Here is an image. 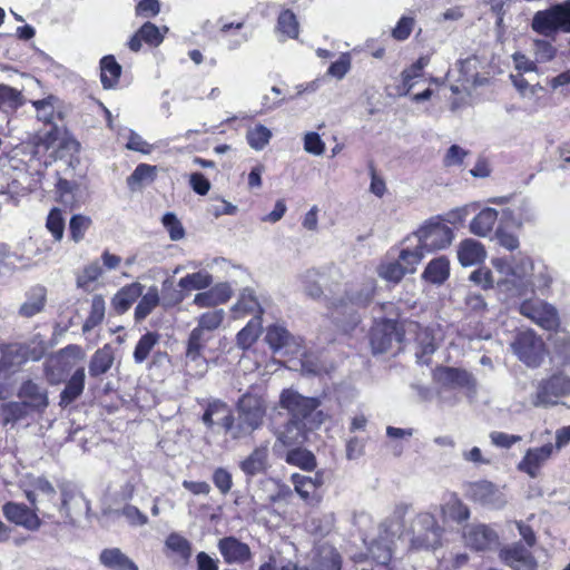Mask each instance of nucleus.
Instances as JSON below:
<instances>
[{
  "label": "nucleus",
  "instance_id": "f257e3e1",
  "mask_svg": "<svg viewBox=\"0 0 570 570\" xmlns=\"http://www.w3.org/2000/svg\"><path fill=\"white\" fill-rule=\"evenodd\" d=\"M491 264L500 274L497 286L507 297H522L541 292L552 282L546 265H537L530 256L521 253L511 257L493 258Z\"/></svg>",
  "mask_w": 570,
  "mask_h": 570
},
{
  "label": "nucleus",
  "instance_id": "f03ea898",
  "mask_svg": "<svg viewBox=\"0 0 570 570\" xmlns=\"http://www.w3.org/2000/svg\"><path fill=\"white\" fill-rule=\"evenodd\" d=\"M411 510V504L399 503L394 507L392 513L380 525V541L370 548V553L374 560L381 564H386L393 554L392 543L394 539L402 535L403 523L406 514Z\"/></svg>",
  "mask_w": 570,
  "mask_h": 570
},
{
  "label": "nucleus",
  "instance_id": "7ed1b4c3",
  "mask_svg": "<svg viewBox=\"0 0 570 570\" xmlns=\"http://www.w3.org/2000/svg\"><path fill=\"white\" fill-rule=\"evenodd\" d=\"M403 533L409 537L410 550H430L440 546L442 528L433 514L421 512L415 515L406 530L402 529Z\"/></svg>",
  "mask_w": 570,
  "mask_h": 570
},
{
  "label": "nucleus",
  "instance_id": "20e7f679",
  "mask_svg": "<svg viewBox=\"0 0 570 570\" xmlns=\"http://www.w3.org/2000/svg\"><path fill=\"white\" fill-rule=\"evenodd\" d=\"M453 237V230L441 220V217H433L425 222L407 240L414 238L426 254L448 247Z\"/></svg>",
  "mask_w": 570,
  "mask_h": 570
},
{
  "label": "nucleus",
  "instance_id": "39448f33",
  "mask_svg": "<svg viewBox=\"0 0 570 570\" xmlns=\"http://www.w3.org/2000/svg\"><path fill=\"white\" fill-rule=\"evenodd\" d=\"M511 346L528 366H539L544 357V343L533 331L519 333Z\"/></svg>",
  "mask_w": 570,
  "mask_h": 570
},
{
  "label": "nucleus",
  "instance_id": "423d86ee",
  "mask_svg": "<svg viewBox=\"0 0 570 570\" xmlns=\"http://www.w3.org/2000/svg\"><path fill=\"white\" fill-rule=\"evenodd\" d=\"M570 394V377L563 374H554L548 380L540 382L532 399L534 406H550L558 402V399Z\"/></svg>",
  "mask_w": 570,
  "mask_h": 570
},
{
  "label": "nucleus",
  "instance_id": "0eeeda50",
  "mask_svg": "<svg viewBox=\"0 0 570 570\" xmlns=\"http://www.w3.org/2000/svg\"><path fill=\"white\" fill-rule=\"evenodd\" d=\"M519 312L544 330L551 331L559 326L557 309L539 298L523 301Z\"/></svg>",
  "mask_w": 570,
  "mask_h": 570
},
{
  "label": "nucleus",
  "instance_id": "6e6552de",
  "mask_svg": "<svg viewBox=\"0 0 570 570\" xmlns=\"http://www.w3.org/2000/svg\"><path fill=\"white\" fill-rule=\"evenodd\" d=\"M320 404L318 399L305 397L292 389L284 390L279 397L281 407L291 413L292 420L301 422L308 420Z\"/></svg>",
  "mask_w": 570,
  "mask_h": 570
},
{
  "label": "nucleus",
  "instance_id": "1a4fd4ad",
  "mask_svg": "<svg viewBox=\"0 0 570 570\" xmlns=\"http://www.w3.org/2000/svg\"><path fill=\"white\" fill-rule=\"evenodd\" d=\"M276 441L273 445L275 454H282L285 449L297 448L307 440L306 423L289 420L274 432Z\"/></svg>",
  "mask_w": 570,
  "mask_h": 570
},
{
  "label": "nucleus",
  "instance_id": "9d476101",
  "mask_svg": "<svg viewBox=\"0 0 570 570\" xmlns=\"http://www.w3.org/2000/svg\"><path fill=\"white\" fill-rule=\"evenodd\" d=\"M209 332L197 325L190 333L187 351H186V366L188 370H194L195 375L202 376L207 371V362L202 356L206 343L210 338Z\"/></svg>",
  "mask_w": 570,
  "mask_h": 570
},
{
  "label": "nucleus",
  "instance_id": "9b49d317",
  "mask_svg": "<svg viewBox=\"0 0 570 570\" xmlns=\"http://www.w3.org/2000/svg\"><path fill=\"white\" fill-rule=\"evenodd\" d=\"M402 340L397 323L392 320H384L372 328L371 346L374 354L389 352L394 344L401 343Z\"/></svg>",
  "mask_w": 570,
  "mask_h": 570
},
{
  "label": "nucleus",
  "instance_id": "f8f14e48",
  "mask_svg": "<svg viewBox=\"0 0 570 570\" xmlns=\"http://www.w3.org/2000/svg\"><path fill=\"white\" fill-rule=\"evenodd\" d=\"M265 341L274 353L298 354L303 346L301 337L292 335L284 326L274 324L267 327Z\"/></svg>",
  "mask_w": 570,
  "mask_h": 570
},
{
  "label": "nucleus",
  "instance_id": "ddd939ff",
  "mask_svg": "<svg viewBox=\"0 0 570 570\" xmlns=\"http://www.w3.org/2000/svg\"><path fill=\"white\" fill-rule=\"evenodd\" d=\"M45 354V347L30 350L26 345H8L0 347V373L18 367L27 361H38Z\"/></svg>",
  "mask_w": 570,
  "mask_h": 570
},
{
  "label": "nucleus",
  "instance_id": "4468645a",
  "mask_svg": "<svg viewBox=\"0 0 570 570\" xmlns=\"http://www.w3.org/2000/svg\"><path fill=\"white\" fill-rule=\"evenodd\" d=\"M237 410L240 420L258 429L266 414V403L261 395L246 393L238 400Z\"/></svg>",
  "mask_w": 570,
  "mask_h": 570
},
{
  "label": "nucleus",
  "instance_id": "2eb2a0df",
  "mask_svg": "<svg viewBox=\"0 0 570 570\" xmlns=\"http://www.w3.org/2000/svg\"><path fill=\"white\" fill-rule=\"evenodd\" d=\"M375 292V281L373 278L366 279L360 287L351 286L345 291L344 296L331 302V307L338 309L341 307H363L366 306L373 298Z\"/></svg>",
  "mask_w": 570,
  "mask_h": 570
},
{
  "label": "nucleus",
  "instance_id": "dca6fc26",
  "mask_svg": "<svg viewBox=\"0 0 570 570\" xmlns=\"http://www.w3.org/2000/svg\"><path fill=\"white\" fill-rule=\"evenodd\" d=\"M434 379L448 389L465 387L475 390L476 381L471 373L455 367H439L434 371Z\"/></svg>",
  "mask_w": 570,
  "mask_h": 570
},
{
  "label": "nucleus",
  "instance_id": "f3484780",
  "mask_svg": "<svg viewBox=\"0 0 570 570\" xmlns=\"http://www.w3.org/2000/svg\"><path fill=\"white\" fill-rule=\"evenodd\" d=\"M2 512L10 522L31 531L38 530L41 524L36 512L21 503L8 502L2 507Z\"/></svg>",
  "mask_w": 570,
  "mask_h": 570
},
{
  "label": "nucleus",
  "instance_id": "a211bd4d",
  "mask_svg": "<svg viewBox=\"0 0 570 570\" xmlns=\"http://www.w3.org/2000/svg\"><path fill=\"white\" fill-rule=\"evenodd\" d=\"M500 559L512 570H535L537 561L529 550L520 544L503 548Z\"/></svg>",
  "mask_w": 570,
  "mask_h": 570
},
{
  "label": "nucleus",
  "instance_id": "6ab92c4d",
  "mask_svg": "<svg viewBox=\"0 0 570 570\" xmlns=\"http://www.w3.org/2000/svg\"><path fill=\"white\" fill-rule=\"evenodd\" d=\"M554 446L551 443L529 449L520 461L518 469L535 478L540 468L551 458Z\"/></svg>",
  "mask_w": 570,
  "mask_h": 570
},
{
  "label": "nucleus",
  "instance_id": "aec40b11",
  "mask_svg": "<svg viewBox=\"0 0 570 570\" xmlns=\"http://www.w3.org/2000/svg\"><path fill=\"white\" fill-rule=\"evenodd\" d=\"M465 543L475 550L491 549L498 542L497 533L484 524L470 525L464 531Z\"/></svg>",
  "mask_w": 570,
  "mask_h": 570
},
{
  "label": "nucleus",
  "instance_id": "412c9836",
  "mask_svg": "<svg viewBox=\"0 0 570 570\" xmlns=\"http://www.w3.org/2000/svg\"><path fill=\"white\" fill-rule=\"evenodd\" d=\"M218 550L227 563H244L252 558L249 547L234 537L220 539Z\"/></svg>",
  "mask_w": 570,
  "mask_h": 570
},
{
  "label": "nucleus",
  "instance_id": "4be33fe9",
  "mask_svg": "<svg viewBox=\"0 0 570 570\" xmlns=\"http://www.w3.org/2000/svg\"><path fill=\"white\" fill-rule=\"evenodd\" d=\"M531 29L544 37H550L560 31L557 6L537 11L531 21Z\"/></svg>",
  "mask_w": 570,
  "mask_h": 570
},
{
  "label": "nucleus",
  "instance_id": "5701e85b",
  "mask_svg": "<svg viewBox=\"0 0 570 570\" xmlns=\"http://www.w3.org/2000/svg\"><path fill=\"white\" fill-rule=\"evenodd\" d=\"M470 495L474 501L493 508H500L504 504L502 493L489 481L471 484Z\"/></svg>",
  "mask_w": 570,
  "mask_h": 570
},
{
  "label": "nucleus",
  "instance_id": "b1692460",
  "mask_svg": "<svg viewBox=\"0 0 570 570\" xmlns=\"http://www.w3.org/2000/svg\"><path fill=\"white\" fill-rule=\"evenodd\" d=\"M47 302V289L45 286L36 285L26 293V299L19 307V315L22 317H32L41 313Z\"/></svg>",
  "mask_w": 570,
  "mask_h": 570
},
{
  "label": "nucleus",
  "instance_id": "393cba45",
  "mask_svg": "<svg viewBox=\"0 0 570 570\" xmlns=\"http://www.w3.org/2000/svg\"><path fill=\"white\" fill-rule=\"evenodd\" d=\"M485 257V248L479 240L466 238L458 246V259L462 266L480 264Z\"/></svg>",
  "mask_w": 570,
  "mask_h": 570
},
{
  "label": "nucleus",
  "instance_id": "a878e982",
  "mask_svg": "<svg viewBox=\"0 0 570 570\" xmlns=\"http://www.w3.org/2000/svg\"><path fill=\"white\" fill-rule=\"evenodd\" d=\"M19 396L27 403L28 407L42 410L48 405V395L46 390L32 381L22 384Z\"/></svg>",
  "mask_w": 570,
  "mask_h": 570
},
{
  "label": "nucleus",
  "instance_id": "bb28decb",
  "mask_svg": "<svg viewBox=\"0 0 570 570\" xmlns=\"http://www.w3.org/2000/svg\"><path fill=\"white\" fill-rule=\"evenodd\" d=\"M142 295V285L140 283H132L120 291L112 297L111 304L116 312L122 314L127 312L132 303Z\"/></svg>",
  "mask_w": 570,
  "mask_h": 570
},
{
  "label": "nucleus",
  "instance_id": "cd10ccee",
  "mask_svg": "<svg viewBox=\"0 0 570 570\" xmlns=\"http://www.w3.org/2000/svg\"><path fill=\"white\" fill-rule=\"evenodd\" d=\"M90 507L81 493L62 492V502L60 510L66 517L73 521L76 518L87 514Z\"/></svg>",
  "mask_w": 570,
  "mask_h": 570
},
{
  "label": "nucleus",
  "instance_id": "c85d7f7f",
  "mask_svg": "<svg viewBox=\"0 0 570 570\" xmlns=\"http://www.w3.org/2000/svg\"><path fill=\"white\" fill-rule=\"evenodd\" d=\"M292 482L297 494L304 501H311L314 498L315 491L323 485V476L320 473H316L315 476L294 473Z\"/></svg>",
  "mask_w": 570,
  "mask_h": 570
},
{
  "label": "nucleus",
  "instance_id": "c756f323",
  "mask_svg": "<svg viewBox=\"0 0 570 570\" xmlns=\"http://www.w3.org/2000/svg\"><path fill=\"white\" fill-rule=\"evenodd\" d=\"M268 445L256 448L244 461L240 462L242 471L249 475L262 473L267 468Z\"/></svg>",
  "mask_w": 570,
  "mask_h": 570
},
{
  "label": "nucleus",
  "instance_id": "7c9ffc66",
  "mask_svg": "<svg viewBox=\"0 0 570 570\" xmlns=\"http://www.w3.org/2000/svg\"><path fill=\"white\" fill-rule=\"evenodd\" d=\"M99 559L111 570H138V567L118 548L105 549Z\"/></svg>",
  "mask_w": 570,
  "mask_h": 570
},
{
  "label": "nucleus",
  "instance_id": "2f4dec72",
  "mask_svg": "<svg viewBox=\"0 0 570 570\" xmlns=\"http://www.w3.org/2000/svg\"><path fill=\"white\" fill-rule=\"evenodd\" d=\"M498 220V212L493 208L482 209L470 223V232L476 236H488Z\"/></svg>",
  "mask_w": 570,
  "mask_h": 570
},
{
  "label": "nucleus",
  "instance_id": "473e14b6",
  "mask_svg": "<svg viewBox=\"0 0 570 570\" xmlns=\"http://www.w3.org/2000/svg\"><path fill=\"white\" fill-rule=\"evenodd\" d=\"M450 275V261L445 256L432 259L423 272V278L432 284H443Z\"/></svg>",
  "mask_w": 570,
  "mask_h": 570
},
{
  "label": "nucleus",
  "instance_id": "72a5a7b5",
  "mask_svg": "<svg viewBox=\"0 0 570 570\" xmlns=\"http://www.w3.org/2000/svg\"><path fill=\"white\" fill-rule=\"evenodd\" d=\"M85 368H78L66 384L65 390L60 394V405L67 406L78 399L85 387Z\"/></svg>",
  "mask_w": 570,
  "mask_h": 570
},
{
  "label": "nucleus",
  "instance_id": "f704fd0d",
  "mask_svg": "<svg viewBox=\"0 0 570 570\" xmlns=\"http://www.w3.org/2000/svg\"><path fill=\"white\" fill-rule=\"evenodd\" d=\"M232 411L228 405L219 400H213L207 404V407L202 416V421L207 428H213L214 424L223 426L227 416H230Z\"/></svg>",
  "mask_w": 570,
  "mask_h": 570
},
{
  "label": "nucleus",
  "instance_id": "c9c22d12",
  "mask_svg": "<svg viewBox=\"0 0 570 570\" xmlns=\"http://www.w3.org/2000/svg\"><path fill=\"white\" fill-rule=\"evenodd\" d=\"M314 570H341L342 559L335 548L322 546L313 561Z\"/></svg>",
  "mask_w": 570,
  "mask_h": 570
},
{
  "label": "nucleus",
  "instance_id": "e433bc0d",
  "mask_svg": "<svg viewBox=\"0 0 570 570\" xmlns=\"http://www.w3.org/2000/svg\"><path fill=\"white\" fill-rule=\"evenodd\" d=\"M233 313L237 318L248 314L259 317L258 315L262 313V308L252 289L246 288L240 293L237 303L233 307Z\"/></svg>",
  "mask_w": 570,
  "mask_h": 570
},
{
  "label": "nucleus",
  "instance_id": "4c0bfd02",
  "mask_svg": "<svg viewBox=\"0 0 570 570\" xmlns=\"http://www.w3.org/2000/svg\"><path fill=\"white\" fill-rule=\"evenodd\" d=\"M31 104L36 110L38 120L45 124H52L57 115L58 98L56 96L48 95L42 99L31 100Z\"/></svg>",
  "mask_w": 570,
  "mask_h": 570
},
{
  "label": "nucleus",
  "instance_id": "58836bf2",
  "mask_svg": "<svg viewBox=\"0 0 570 570\" xmlns=\"http://www.w3.org/2000/svg\"><path fill=\"white\" fill-rule=\"evenodd\" d=\"M165 548L183 561H188L193 553L190 541L177 532H173L166 538Z\"/></svg>",
  "mask_w": 570,
  "mask_h": 570
},
{
  "label": "nucleus",
  "instance_id": "ea45409f",
  "mask_svg": "<svg viewBox=\"0 0 570 570\" xmlns=\"http://www.w3.org/2000/svg\"><path fill=\"white\" fill-rule=\"evenodd\" d=\"M114 363V354L109 346H104L95 352L89 364V373L91 376L105 374Z\"/></svg>",
  "mask_w": 570,
  "mask_h": 570
},
{
  "label": "nucleus",
  "instance_id": "a19ab883",
  "mask_svg": "<svg viewBox=\"0 0 570 570\" xmlns=\"http://www.w3.org/2000/svg\"><path fill=\"white\" fill-rule=\"evenodd\" d=\"M285 461L291 465L306 471H311L316 466L314 454L306 449H302L301 445L288 450L285 455Z\"/></svg>",
  "mask_w": 570,
  "mask_h": 570
},
{
  "label": "nucleus",
  "instance_id": "79ce46f5",
  "mask_svg": "<svg viewBox=\"0 0 570 570\" xmlns=\"http://www.w3.org/2000/svg\"><path fill=\"white\" fill-rule=\"evenodd\" d=\"M404 331L415 333V341L422 348V355H430L435 351L434 338L429 328H422L415 322H407Z\"/></svg>",
  "mask_w": 570,
  "mask_h": 570
},
{
  "label": "nucleus",
  "instance_id": "37998d69",
  "mask_svg": "<svg viewBox=\"0 0 570 570\" xmlns=\"http://www.w3.org/2000/svg\"><path fill=\"white\" fill-rule=\"evenodd\" d=\"M106 303L101 295H94L88 317L82 325V332L87 333L98 326L105 318Z\"/></svg>",
  "mask_w": 570,
  "mask_h": 570
},
{
  "label": "nucleus",
  "instance_id": "c03bdc74",
  "mask_svg": "<svg viewBox=\"0 0 570 570\" xmlns=\"http://www.w3.org/2000/svg\"><path fill=\"white\" fill-rule=\"evenodd\" d=\"M213 283V276L204 271L191 273L180 278L178 286L183 291H199L209 287Z\"/></svg>",
  "mask_w": 570,
  "mask_h": 570
},
{
  "label": "nucleus",
  "instance_id": "a18cd8bd",
  "mask_svg": "<svg viewBox=\"0 0 570 570\" xmlns=\"http://www.w3.org/2000/svg\"><path fill=\"white\" fill-rule=\"evenodd\" d=\"M101 66V82L104 88H112L121 72V67L112 56L104 57L100 61Z\"/></svg>",
  "mask_w": 570,
  "mask_h": 570
},
{
  "label": "nucleus",
  "instance_id": "49530a36",
  "mask_svg": "<svg viewBox=\"0 0 570 570\" xmlns=\"http://www.w3.org/2000/svg\"><path fill=\"white\" fill-rule=\"evenodd\" d=\"M63 353L61 352L59 355L51 356L45 365V374L50 384H59L65 376L67 364L63 360Z\"/></svg>",
  "mask_w": 570,
  "mask_h": 570
},
{
  "label": "nucleus",
  "instance_id": "de8ad7c7",
  "mask_svg": "<svg viewBox=\"0 0 570 570\" xmlns=\"http://www.w3.org/2000/svg\"><path fill=\"white\" fill-rule=\"evenodd\" d=\"M26 99L22 92L13 87L0 83V109L17 110Z\"/></svg>",
  "mask_w": 570,
  "mask_h": 570
},
{
  "label": "nucleus",
  "instance_id": "09e8293b",
  "mask_svg": "<svg viewBox=\"0 0 570 570\" xmlns=\"http://www.w3.org/2000/svg\"><path fill=\"white\" fill-rule=\"evenodd\" d=\"M156 176V167L147 164H140L134 173L128 177L127 184L131 190L140 188L145 184L154 181Z\"/></svg>",
  "mask_w": 570,
  "mask_h": 570
},
{
  "label": "nucleus",
  "instance_id": "8fccbe9b",
  "mask_svg": "<svg viewBox=\"0 0 570 570\" xmlns=\"http://www.w3.org/2000/svg\"><path fill=\"white\" fill-rule=\"evenodd\" d=\"M139 37H142L144 42L150 47H158L169 31L167 26L157 27L153 22H145L139 29Z\"/></svg>",
  "mask_w": 570,
  "mask_h": 570
},
{
  "label": "nucleus",
  "instance_id": "3c124183",
  "mask_svg": "<svg viewBox=\"0 0 570 570\" xmlns=\"http://www.w3.org/2000/svg\"><path fill=\"white\" fill-rule=\"evenodd\" d=\"M262 331L259 317H254L247 325L237 334V345L244 350L252 346L258 338Z\"/></svg>",
  "mask_w": 570,
  "mask_h": 570
},
{
  "label": "nucleus",
  "instance_id": "603ef678",
  "mask_svg": "<svg viewBox=\"0 0 570 570\" xmlns=\"http://www.w3.org/2000/svg\"><path fill=\"white\" fill-rule=\"evenodd\" d=\"M429 57H420L411 67L402 71L403 95H407L413 88V80L422 76L423 69L429 65Z\"/></svg>",
  "mask_w": 570,
  "mask_h": 570
},
{
  "label": "nucleus",
  "instance_id": "864d4df0",
  "mask_svg": "<svg viewBox=\"0 0 570 570\" xmlns=\"http://www.w3.org/2000/svg\"><path fill=\"white\" fill-rule=\"evenodd\" d=\"M272 138V131L264 125H255L246 132L248 145L255 150L264 149Z\"/></svg>",
  "mask_w": 570,
  "mask_h": 570
},
{
  "label": "nucleus",
  "instance_id": "5fc2aeb1",
  "mask_svg": "<svg viewBox=\"0 0 570 570\" xmlns=\"http://www.w3.org/2000/svg\"><path fill=\"white\" fill-rule=\"evenodd\" d=\"M443 517L450 518L456 522H462L469 519L470 512L455 495H451L449 501L441 508Z\"/></svg>",
  "mask_w": 570,
  "mask_h": 570
},
{
  "label": "nucleus",
  "instance_id": "6e6d98bb",
  "mask_svg": "<svg viewBox=\"0 0 570 570\" xmlns=\"http://www.w3.org/2000/svg\"><path fill=\"white\" fill-rule=\"evenodd\" d=\"M222 428L233 440L245 438L256 430L253 425L248 426V422H245V420H240L239 417L236 422L233 413L230 416L226 417Z\"/></svg>",
  "mask_w": 570,
  "mask_h": 570
},
{
  "label": "nucleus",
  "instance_id": "4d7b16f0",
  "mask_svg": "<svg viewBox=\"0 0 570 570\" xmlns=\"http://www.w3.org/2000/svg\"><path fill=\"white\" fill-rule=\"evenodd\" d=\"M159 303V294L157 287H150L146 294H144L136 306L135 317L140 321L147 317L151 311Z\"/></svg>",
  "mask_w": 570,
  "mask_h": 570
},
{
  "label": "nucleus",
  "instance_id": "13d9d810",
  "mask_svg": "<svg viewBox=\"0 0 570 570\" xmlns=\"http://www.w3.org/2000/svg\"><path fill=\"white\" fill-rule=\"evenodd\" d=\"M377 274L386 282L399 283L409 273L405 272L402 263L396 259L381 263L377 267Z\"/></svg>",
  "mask_w": 570,
  "mask_h": 570
},
{
  "label": "nucleus",
  "instance_id": "bf43d9fd",
  "mask_svg": "<svg viewBox=\"0 0 570 570\" xmlns=\"http://www.w3.org/2000/svg\"><path fill=\"white\" fill-rule=\"evenodd\" d=\"M38 494L52 499L56 494V490L47 479L39 476L32 480L31 489L26 490V497L31 504L36 503Z\"/></svg>",
  "mask_w": 570,
  "mask_h": 570
},
{
  "label": "nucleus",
  "instance_id": "052dcab7",
  "mask_svg": "<svg viewBox=\"0 0 570 570\" xmlns=\"http://www.w3.org/2000/svg\"><path fill=\"white\" fill-rule=\"evenodd\" d=\"M425 253L422 248L416 244L413 249L404 248L400 252L397 261L402 263L405 272L412 274L415 272L416 266L424 257Z\"/></svg>",
  "mask_w": 570,
  "mask_h": 570
},
{
  "label": "nucleus",
  "instance_id": "680f3d73",
  "mask_svg": "<svg viewBox=\"0 0 570 570\" xmlns=\"http://www.w3.org/2000/svg\"><path fill=\"white\" fill-rule=\"evenodd\" d=\"M514 71L511 75L537 73L539 75V67L535 60L530 59L527 55L517 51L511 56Z\"/></svg>",
  "mask_w": 570,
  "mask_h": 570
},
{
  "label": "nucleus",
  "instance_id": "e2e57ef3",
  "mask_svg": "<svg viewBox=\"0 0 570 570\" xmlns=\"http://www.w3.org/2000/svg\"><path fill=\"white\" fill-rule=\"evenodd\" d=\"M532 51L538 63L549 62L557 56V48L544 39H534L532 41Z\"/></svg>",
  "mask_w": 570,
  "mask_h": 570
},
{
  "label": "nucleus",
  "instance_id": "0e129e2a",
  "mask_svg": "<svg viewBox=\"0 0 570 570\" xmlns=\"http://www.w3.org/2000/svg\"><path fill=\"white\" fill-rule=\"evenodd\" d=\"M27 403L23 402H9L1 406L3 423H14L23 419L28 414Z\"/></svg>",
  "mask_w": 570,
  "mask_h": 570
},
{
  "label": "nucleus",
  "instance_id": "69168bd1",
  "mask_svg": "<svg viewBox=\"0 0 570 570\" xmlns=\"http://www.w3.org/2000/svg\"><path fill=\"white\" fill-rule=\"evenodd\" d=\"M59 139V130L57 126H52L48 130H41L37 132L33 137V145L37 149V153L40 150L47 151L50 148L55 147L56 142Z\"/></svg>",
  "mask_w": 570,
  "mask_h": 570
},
{
  "label": "nucleus",
  "instance_id": "338daca9",
  "mask_svg": "<svg viewBox=\"0 0 570 570\" xmlns=\"http://www.w3.org/2000/svg\"><path fill=\"white\" fill-rule=\"evenodd\" d=\"M104 274V269L98 261L88 264L82 273L77 277V285L80 288L88 289L89 285L99 279Z\"/></svg>",
  "mask_w": 570,
  "mask_h": 570
},
{
  "label": "nucleus",
  "instance_id": "774afa93",
  "mask_svg": "<svg viewBox=\"0 0 570 570\" xmlns=\"http://www.w3.org/2000/svg\"><path fill=\"white\" fill-rule=\"evenodd\" d=\"M277 29L289 38H297L298 22L295 14L291 10L283 11L277 21Z\"/></svg>",
  "mask_w": 570,
  "mask_h": 570
}]
</instances>
